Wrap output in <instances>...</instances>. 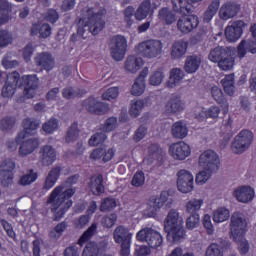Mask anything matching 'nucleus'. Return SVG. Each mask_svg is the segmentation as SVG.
<instances>
[{"label": "nucleus", "instance_id": "obj_20", "mask_svg": "<svg viewBox=\"0 0 256 256\" xmlns=\"http://www.w3.org/2000/svg\"><path fill=\"white\" fill-rule=\"evenodd\" d=\"M35 63L38 67H41L44 71H53L55 69V57L51 52H41L36 55Z\"/></svg>", "mask_w": 256, "mask_h": 256}, {"label": "nucleus", "instance_id": "obj_7", "mask_svg": "<svg viewBox=\"0 0 256 256\" xmlns=\"http://www.w3.org/2000/svg\"><path fill=\"white\" fill-rule=\"evenodd\" d=\"M136 239L141 243H147L150 249H158L163 245V235L152 227L142 228L137 232Z\"/></svg>", "mask_w": 256, "mask_h": 256}, {"label": "nucleus", "instance_id": "obj_1", "mask_svg": "<svg viewBox=\"0 0 256 256\" xmlns=\"http://www.w3.org/2000/svg\"><path fill=\"white\" fill-rule=\"evenodd\" d=\"M77 34H72L71 41H77V37L87 39L91 35H99L105 29V10L95 13L93 8L82 11L81 17L75 20Z\"/></svg>", "mask_w": 256, "mask_h": 256}, {"label": "nucleus", "instance_id": "obj_14", "mask_svg": "<svg viewBox=\"0 0 256 256\" xmlns=\"http://www.w3.org/2000/svg\"><path fill=\"white\" fill-rule=\"evenodd\" d=\"M82 107L92 113L93 115H105L109 111V106L107 104L97 100L95 97L90 96L82 101Z\"/></svg>", "mask_w": 256, "mask_h": 256}, {"label": "nucleus", "instance_id": "obj_49", "mask_svg": "<svg viewBox=\"0 0 256 256\" xmlns=\"http://www.w3.org/2000/svg\"><path fill=\"white\" fill-rule=\"evenodd\" d=\"M199 223H201V217L199 214H188L186 219L187 229L193 231V229H197V227H199Z\"/></svg>", "mask_w": 256, "mask_h": 256}, {"label": "nucleus", "instance_id": "obj_56", "mask_svg": "<svg viewBox=\"0 0 256 256\" xmlns=\"http://www.w3.org/2000/svg\"><path fill=\"white\" fill-rule=\"evenodd\" d=\"M97 233V223H93L80 237L79 242L85 243V241H89L90 238L93 237Z\"/></svg>", "mask_w": 256, "mask_h": 256}, {"label": "nucleus", "instance_id": "obj_27", "mask_svg": "<svg viewBox=\"0 0 256 256\" xmlns=\"http://www.w3.org/2000/svg\"><path fill=\"white\" fill-rule=\"evenodd\" d=\"M149 74V69L144 68L139 76L136 78L134 84L132 85L131 94L139 97V95H143L145 92V77Z\"/></svg>", "mask_w": 256, "mask_h": 256}, {"label": "nucleus", "instance_id": "obj_32", "mask_svg": "<svg viewBox=\"0 0 256 256\" xmlns=\"http://www.w3.org/2000/svg\"><path fill=\"white\" fill-rule=\"evenodd\" d=\"M189 43L185 40H178L172 44L171 47V59H181L187 53Z\"/></svg>", "mask_w": 256, "mask_h": 256}, {"label": "nucleus", "instance_id": "obj_48", "mask_svg": "<svg viewBox=\"0 0 256 256\" xmlns=\"http://www.w3.org/2000/svg\"><path fill=\"white\" fill-rule=\"evenodd\" d=\"M43 132L51 135L54 131L59 129V120L56 118L49 119L46 123L42 126Z\"/></svg>", "mask_w": 256, "mask_h": 256}, {"label": "nucleus", "instance_id": "obj_13", "mask_svg": "<svg viewBox=\"0 0 256 256\" xmlns=\"http://www.w3.org/2000/svg\"><path fill=\"white\" fill-rule=\"evenodd\" d=\"M199 165L206 171H218L219 156L213 150H206L199 157Z\"/></svg>", "mask_w": 256, "mask_h": 256}, {"label": "nucleus", "instance_id": "obj_62", "mask_svg": "<svg viewBox=\"0 0 256 256\" xmlns=\"http://www.w3.org/2000/svg\"><path fill=\"white\" fill-rule=\"evenodd\" d=\"M115 223H117V214L115 213L102 218V225L103 227H106V229H111Z\"/></svg>", "mask_w": 256, "mask_h": 256}, {"label": "nucleus", "instance_id": "obj_17", "mask_svg": "<svg viewBox=\"0 0 256 256\" xmlns=\"http://www.w3.org/2000/svg\"><path fill=\"white\" fill-rule=\"evenodd\" d=\"M177 177L178 190L181 193H191L193 191V174L187 170H180Z\"/></svg>", "mask_w": 256, "mask_h": 256}, {"label": "nucleus", "instance_id": "obj_34", "mask_svg": "<svg viewBox=\"0 0 256 256\" xmlns=\"http://www.w3.org/2000/svg\"><path fill=\"white\" fill-rule=\"evenodd\" d=\"M89 187L93 195H101L105 192V186L103 185V175H95L90 178Z\"/></svg>", "mask_w": 256, "mask_h": 256}, {"label": "nucleus", "instance_id": "obj_63", "mask_svg": "<svg viewBox=\"0 0 256 256\" xmlns=\"http://www.w3.org/2000/svg\"><path fill=\"white\" fill-rule=\"evenodd\" d=\"M131 183L133 187H143L145 185V174L143 172H136Z\"/></svg>", "mask_w": 256, "mask_h": 256}, {"label": "nucleus", "instance_id": "obj_26", "mask_svg": "<svg viewBox=\"0 0 256 256\" xmlns=\"http://www.w3.org/2000/svg\"><path fill=\"white\" fill-rule=\"evenodd\" d=\"M41 156V162L45 167H49V165H53L55 161L57 160V152L55 151V148L51 145H45L40 150Z\"/></svg>", "mask_w": 256, "mask_h": 256}, {"label": "nucleus", "instance_id": "obj_31", "mask_svg": "<svg viewBox=\"0 0 256 256\" xmlns=\"http://www.w3.org/2000/svg\"><path fill=\"white\" fill-rule=\"evenodd\" d=\"M173 11L181 13L182 15H191L195 12L193 4L188 3L187 0H171Z\"/></svg>", "mask_w": 256, "mask_h": 256}, {"label": "nucleus", "instance_id": "obj_64", "mask_svg": "<svg viewBox=\"0 0 256 256\" xmlns=\"http://www.w3.org/2000/svg\"><path fill=\"white\" fill-rule=\"evenodd\" d=\"M13 13V4L7 0H0V15H11Z\"/></svg>", "mask_w": 256, "mask_h": 256}, {"label": "nucleus", "instance_id": "obj_33", "mask_svg": "<svg viewBox=\"0 0 256 256\" xmlns=\"http://www.w3.org/2000/svg\"><path fill=\"white\" fill-rule=\"evenodd\" d=\"M158 19L163 25H173L177 21V14L170 8L164 7L158 11Z\"/></svg>", "mask_w": 256, "mask_h": 256}, {"label": "nucleus", "instance_id": "obj_30", "mask_svg": "<svg viewBox=\"0 0 256 256\" xmlns=\"http://www.w3.org/2000/svg\"><path fill=\"white\" fill-rule=\"evenodd\" d=\"M201 67V56L192 54L186 57L184 71L188 74L197 73Z\"/></svg>", "mask_w": 256, "mask_h": 256}, {"label": "nucleus", "instance_id": "obj_12", "mask_svg": "<svg viewBox=\"0 0 256 256\" xmlns=\"http://www.w3.org/2000/svg\"><path fill=\"white\" fill-rule=\"evenodd\" d=\"M250 32L253 37V39L249 40H242L238 46H237V57L239 59H243L247 53H252V55H255L256 53V24H253L250 27Z\"/></svg>", "mask_w": 256, "mask_h": 256}, {"label": "nucleus", "instance_id": "obj_38", "mask_svg": "<svg viewBox=\"0 0 256 256\" xmlns=\"http://www.w3.org/2000/svg\"><path fill=\"white\" fill-rule=\"evenodd\" d=\"M143 65V58L135 57V56H128L125 62V69L126 71H129L130 73H137L141 69V66Z\"/></svg>", "mask_w": 256, "mask_h": 256}, {"label": "nucleus", "instance_id": "obj_47", "mask_svg": "<svg viewBox=\"0 0 256 256\" xmlns=\"http://www.w3.org/2000/svg\"><path fill=\"white\" fill-rule=\"evenodd\" d=\"M229 217H230V214L226 208H219L214 211L213 221L214 223H223V221H227Z\"/></svg>", "mask_w": 256, "mask_h": 256}, {"label": "nucleus", "instance_id": "obj_8", "mask_svg": "<svg viewBox=\"0 0 256 256\" xmlns=\"http://www.w3.org/2000/svg\"><path fill=\"white\" fill-rule=\"evenodd\" d=\"M247 229V220L245 215L239 212H234L230 218V238L233 241H241Z\"/></svg>", "mask_w": 256, "mask_h": 256}, {"label": "nucleus", "instance_id": "obj_35", "mask_svg": "<svg viewBox=\"0 0 256 256\" xmlns=\"http://www.w3.org/2000/svg\"><path fill=\"white\" fill-rule=\"evenodd\" d=\"M221 6V1L212 0L210 5H208L207 9L203 13V21L204 23H211V20L217 12L219 11V7Z\"/></svg>", "mask_w": 256, "mask_h": 256}, {"label": "nucleus", "instance_id": "obj_25", "mask_svg": "<svg viewBox=\"0 0 256 256\" xmlns=\"http://www.w3.org/2000/svg\"><path fill=\"white\" fill-rule=\"evenodd\" d=\"M183 223V216L179 214V211H177V209H170L164 219V230L172 229L173 227H181Z\"/></svg>", "mask_w": 256, "mask_h": 256}, {"label": "nucleus", "instance_id": "obj_16", "mask_svg": "<svg viewBox=\"0 0 256 256\" xmlns=\"http://www.w3.org/2000/svg\"><path fill=\"white\" fill-rule=\"evenodd\" d=\"M165 111L168 115H178L185 111V100L179 94H172L168 99Z\"/></svg>", "mask_w": 256, "mask_h": 256}, {"label": "nucleus", "instance_id": "obj_45", "mask_svg": "<svg viewBox=\"0 0 256 256\" xmlns=\"http://www.w3.org/2000/svg\"><path fill=\"white\" fill-rule=\"evenodd\" d=\"M65 139L66 143H73V141L79 139V127L77 126V123H73L68 128Z\"/></svg>", "mask_w": 256, "mask_h": 256}, {"label": "nucleus", "instance_id": "obj_11", "mask_svg": "<svg viewBox=\"0 0 256 256\" xmlns=\"http://www.w3.org/2000/svg\"><path fill=\"white\" fill-rule=\"evenodd\" d=\"M251 143H253V132L242 130L234 138L231 149L236 155H239L240 153H245L251 146Z\"/></svg>", "mask_w": 256, "mask_h": 256}, {"label": "nucleus", "instance_id": "obj_9", "mask_svg": "<svg viewBox=\"0 0 256 256\" xmlns=\"http://www.w3.org/2000/svg\"><path fill=\"white\" fill-rule=\"evenodd\" d=\"M173 205V198L169 197V192L162 191L158 197H152L147 206V213L149 217H155L162 207L171 209Z\"/></svg>", "mask_w": 256, "mask_h": 256}, {"label": "nucleus", "instance_id": "obj_24", "mask_svg": "<svg viewBox=\"0 0 256 256\" xmlns=\"http://www.w3.org/2000/svg\"><path fill=\"white\" fill-rule=\"evenodd\" d=\"M239 203H251L255 199V190L251 186H241L233 193Z\"/></svg>", "mask_w": 256, "mask_h": 256}, {"label": "nucleus", "instance_id": "obj_61", "mask_svg": "<svg viewBox=\"0 0 256 256\" xmlns=\"http://www.w3.org/2000/svg\"><path fill=\"white\" fill-rule=\"evenodd\" d=\"M211 95L213 99L221 105L225 101V97L223 96V91L221 88L214 86L211 88Z\"/></svg>", "mask_w": 256, "mask_h": 256}, {"label": "nucleus", "instance_id": "obj_51", "mask_svg": "<svg viewBox=\"0 0 256 256\" xmlns=\"http://www.w3.org/2000/svg\"><path fill=\"white\" fill-rule=\"evenodd\" d=\"M213 173H215V171L206 170V169L200 171L196 175L197 185H203V183H207V181H209V179L211 178V175H213Z\"/></svg>", "mask_w": 256, "mask_h": 256}, {"label": "nucleus", "instance_id": "obj_42", "mask_svg": "<svg viewBox=\"0 0 256 256\" xmlns=\"http://www.w3.org/2000/svg\"><path fill=\"white\" fill-rule=\"evenodd\" d=\"M202 205L203 199H192L186 203L185 213L187 215H199Z\"/></svg>", "mask_w": 256, "mask_h": 256}, {"label": "nucleus", "instance_id": "obj_54", "mask_svg": "<svg viewBox=\"0 0 256 256\" xmlns=\"http://www.w3.org/2000/svg\"><path fill=\"white\" fill-rule=\"evenodd\" d=\"M15 127V118L6 116L0 121V128L2 131H11Z\"/></svg>", "mask_w": 256, "mask_h": 256}, {"label": "nucleus", "instance_id": "obj_28", "mask_svg": "<svg viewBox=\"0 0 256 256\" xmlns=\"http://www.w3.org/2000/svg\"><path fill=\"white\" fill-rule=\"evenodd\" d=\"M164 231L167 233L168 241H171L172 243H181V241L185 240V227L183 225L166 228Z\"/></svg>", "mask_w": 256, "mask_h": 256}, {"label": "nucleus", "instance_id": "obj_46", "mask_svg": "<svg viewBox=\"0 0 256 256\" xmlns=\"http://www.w3.org/2000/svg\"><path fill=\"white\" fill-rule=\"evenodd\" d=\"M13 43V34L8 30L0 29V48L9 47Z\"/></svg>", "mask_w": 256, "mask_h": 256}, {"label": "nucleus", "instance_id": "obj_15", "mask_svg": "<svg viewBox=\"0 0 256 256\" xmlns=\"http://www.w3.org/2000/svg\"><path fill=\"white\" fill-rule=\"evenodd\" d=\"M77 181H79V174L70 176L60 186H57L54 189V191H57L58 189L56 195H63L65 196V199L71 200V197L77 192V189L71 187H73V185H77Z\"/></svg>", "mask_w": 256, "mask_h": 256}, {"label": "nucleus", "instance_id": "obj_10", "mask_svg": "<svg viewBox=\"0 0 256 256\" xmlns=\"http://www.w3.org/2000/svg\"><path fill=\"white\" fill-rule=\"evenodd\" d=\"M110 54L115 61H123L125 53H127V38L125 36L116 35L110 39Z\"/></svg>", "mask_w": 256, "mask_h": 256}, {"label": "nucleus", "instance_id": "obj_18", "mask_svg": "<svg viewBox=\"0 0 256 256\" xmlns=\"http://www.w3.org/2000/svg\"><path fill=\"white\" fill-rule=\"evenodd\" d=\"M15 169V162L11 159H5L0 163V171L3 173L1 181L3 187H11L13 185V170Z\"/></svg>", "mask_w": 256, "mask_h": 256}, {"label": "nucleus", "instance_id": "obj_39", "mask_svg": "<svg viewBox=\"0 0 256 256\" xmlns=\"http://www.w3.org/2000/svg\"><path fill=\"white\" fill-rule=\"evenodd\" d=\"M84 95H87V90L85 89H75L72 86H66L62 89V97L67 100L83 97Z\"/></svg>", "mask_w": 256, "mask_h": 256}, {"label": "nucleus", "instance_id": "obj_55", "mask_svg": "<svg viewBox=\"0 0 256 256\" xmlns=\"http://www.w3.org/2000/svg\"><path fill=\"white\" fill-rule=\"evenodd\" d=\"M124 21L128 27L133 25V15H135V8L133 6H128L123 10Z\"/></svg>", "mask_w": 256, "mask_h": 256}, {"label": "nucleus", "instance_id": "obj_44", "mask_svg": "<svg viewBox=\"0 0 256 256\" xmlns=\"http://www.w3.org/2000/svg\"><path fill=\"white\" fill-rule=\"evenodd\" d=\"M107 139V134L103 130H100V132H96L94 135L91 136L88 143L90 147H97V145H101V143H105V140Z\"/></svg>", "mask_w": 256, "mask_h": 256}, {"label": "nucleus", "instance_id": "obj_60", "mask_svg": "<svg viewBox=\"0 0 256 256\" xmlns=\"http://www.w3.org/2000/svg\"><path fill=\"white\" fill-rule=\"evenodd\" d=\"M149 159L155 161L161 157V150L159 149V144H151L148 147Z\"/></svg>", "mask_w": 256, "mask_h": 256}, {"label": "nucleus", "instance_id": "obj_29", "mask_svg": "<svg viewBox=\"0 0 256 256\" xmlns=\"http://www.w3.org/2000/svg\"><path fill=\"white\" fill-rule=\"evenodd\" d=\"M113 238L115 243H131V239L133 238V234L129 232V228L120 225L117 226L113 232Z\"/></svg>", "mask_w": 256, "mask_h": 256}, {"label": "nucleus", "instance_id": "obj_3", "mask_svg": "<svg viewBox=\"0 0 256 256\" xmlns=\"http://www.w3.org/2000/svg\"><path fill=\"white\" fill-rule=\"evenodd\" d=\"M23 131L18 133L15 141H8L6 143L8 149H17V145H20L19 154L23 157L31 155L33 153V138H29L33 135V120L26 118L22 122Z\"/></svg>", "mask_w": 256, "mask_h": 256}, {"label": "nucleus", "instance_id": "obj_53", "mask_svg": "<svg viewBox=\"0 0 256 256\" xmlns=\"http://www.w3.org/2000/svg\"><path fill=\"white\" fill-rule=\"evenodd\" d=\"M117 127V119L115 117H110L106 119L104 125L100 128V131H103L104 133H111V131H114Z\"/></svg>", "mask_w": 256, "mask_h": 256}, {"label": "nucleus", "instance_id": "obj_37", "mask_svg": "<svg viewBox=\"0 0 256 256\" xmlns=\"http://www.w3.org/2000/svg\"><path fill=\"white\" fill-rule=\"evenodd\" d=\"M171 133L175 139H185L187 133H189V129H187L185 123L178 121L172 125Z\"/></svg>", "mask_w": 256, "mask_h": 256}, {"label": "nucleus", "instance_id": "obj_43", "mask_svg": "<svg viewBox=\"0 0 256 256\" xmlns=\"http://www.w3.org/2000/svg\"><path fill=\"white\" fill-rule=\"evenodd\" d=\"M185 74L181 68H173L170 71L169 83L170 85H179V83L183 80Z\"/></svg>", "mask_w": 256, "mask_h": 256}, {"label": "nucleus", "instance_id": "obj_41", "mask_svg": "<svg viewBox=\"0 0 256 256\" xmlns=\"http://www.w3.org/2000/svg\"><path fill=\"white\" fill-rule=\"evenodd\" d=\"M221 84L226 95L230 97L235 95V78L233 74L225 76V78L221 80Z\"/></svg>", "mask_w": 256, "mask_h": 256}, {"label": "nucleus", "instance_id": "obj_21", "mask_svg": "<svg viewBox=\"0 0 256 256\" xmlns=\"http://www.w3.org/2000/svg\"><path fill=\"white\" fill-rule=\"evenodd\" d=\"M199 26V17L187 14L178 19L177 27L181 33H191L193 29Z\"/></svg>", "mask_w": 256, "mask_h": 256}, {"label": "nucleus", "instance_id": "obj_2", "mask_svg": "<svg viewBox=\"0 0 256 256\" xmlns=\"http://www.w3.org/2000/svg\"><path fill=\"white\" fill-rule=\"evenodd\" d=\"M33 75H24L21 77L19 72L14 71L7 75L6 82L2 88V97L7 99L15 95V91L18 89H24V95L27 99H33V84H31V78Z\"/></svg>", "mask_w": 256, "mask_h": 256}, {"label": "nucleus", "instance_id": "obj_40", "mask_svg": "<svg viewBox=\"0 0 256 256\" xmlns=\"http://www.w3.org/2000/svg\"><path fill=\"white\" fill-rule=\"evenodd\" d=\"M151 11V0H144L140 6L137 8L134 17L137 21H143V19H147Z\"/></svg>", "mask_w": 256, "mask_h": 256}, {"label": "nucleus", "instance_id": "obj_36", "mask_svg": "<svg viewBox=\"0 0 256 256\" xmlns=\"http://www.w3.org/2000/svg\"><path fill=\"white\" fill-rule=\"evenodd\" d=\"M60 175H61V166H56L52 168L46 177L45 184L43 186L44 189L49 190L52 187H54Z\"/></svg>", "mask_w": 256, "mask_h": 256}, {"label": "nucleus", "instance_id": "obj_19", "mask_svg": "<svg viewBox=\"0 0 256 256\" xmlns=\"http://www.w3.org/2000/svg\"><path fill=\"white\" fill-rule=\"evenodd\" d=\"M245 22L242 20H237L232 23V25L227 26L225 29V35L227 41H230V43H235V41H238L241 39V36L243 35V28L245 27Z\"/></svg>", "mask_w": 256, "mask_h": 256}, {"label": "nucleus", "instance_id": "obj_4", "mask_svg": "<svg viewBox=\"0 0 256 256\" xmlns=\"http://www.w3.org/2000/svg\"><path fill=\"white\" fill-rule=\"evenodd\" d=\"M57 191H59V188L52 191L47 201V203L51 205V211L53 212V221H61V219L65 217V213H67V211H69V209L73 207V200L65 198L63 194L58 196Z\"/></svg>", "mask_w": 256, "mask_h": 256}, {"label": "nucleus", "instance_id": "obj_52", "mask_svg": "<svg viewBox=\"0 0 256 256\" xmlns=\"http://www.w3.org/2000/svg\"><path fill=\"white\" fill-rule=\"evenodd\" d=\"M117 207V201L115 198H105L100 206V211L105 213L106 211H113Z\"/></svg>", "mask_w": 256, "mask_h": 256}, {"label": "nucleus", "instance_id": "obj_58", "mask_svg": "<svg viewBox=\"0 0 256 256\" xmlns=\"http://www.w3.org/2000/svg\"><path fill=\"white\" fill-rule=\"evenodd\" d=\"M205 256H224L223 250L219 247V244L212 243L206 249Z\"/></svg>", "mask_w": 256, "mask_h": 256}, {"label": "nucleus", "instance_id": "obj_50", "mask_svg": "<svg viewBox=\"0 0 256 256\" xmlns=\"http://www.w3.org/2000/svg\"><path fill=\"white\" fill-rule=\"evenodd\" d=\"M143 107H145V102L143 100H136L132 102L129 110L131 117H139V115H141V111H143Z\"/></svg>", "mask_w": 256, "mask_h": 256}, {"label": "nucleus", "instance_id": "obj_22", "mask_svg": "<svg viewBox=\"0 0 256 256\" xmlns=\"http://www.w3.org/2000/svg\"><path fill=\"white\" fill-rule=\"evenodd\" d=\"M239 11H241V6L235 2H227L221 6L219 10V17L223 21H229V19L237 17Z\"/></svg>", "mask_w": 256, "mask_h": 256}, {"label": "nucleus", "instance_id": "obj_57", "mask_svg": "<svg viewBox=\"0 0 256 256\" xmlns=\"http://www.w3.org/2000/svg\"><path fill=\"white\" fill-rule=\"evenodd\" d=\"M163 79H165V74L161 72V70H157L150 76V85H153L154 87H157L163 83Z\"/></svg>", "mask_w": 256, "mask_h": 256}, {"label": "nucleus", "instance_id": "obj_23", "mask_svg": "<svg viewBox=\"0 0 256 256\" xmlns=\"http://www.w3.org/2000/svg\"><path fill=\"white\" fill-rule=\"evenodd\" d=\"M172 157L178 161H185L191 155V148L185 142H179L170 146Z\"/></svg>", "mask_w": 256, "mask_h": 256}, {"label": "nucleus", "instance_id": "obj_59", "mask_svg": "<svg viewBox=\"0 0 256 256\" xmlns=\"http://www.w3.org/2000/svg\"><path fill=\"white\" fill-rule=\"evenodd\" d=\"M118 96H119V88L111 87L102 94V99L104 101H111V99H117Z\"/></svg>", "mask_w": 256, "mask_h": 256}, {"label": "nucleus", "instance_id": "obj_6", "mask_svg": "<svg viewBox=\"0 0 256 256\" xmlns=\"http://www.w3.org/2000/svg\"><path fill=\"white\" fill-rule=\"evenodd\" d=\"M134 51L145 59H155L163 53V42L157 39L144 40L135 46Z\"/></svg>", "mask_w": 256, "mask_h": 256}, {"label": "nucleus", "instance_id": "obj_5", "mask_svg": "<svg viewBox=\"0 0 256 256\" xmlns=\"http://www.w3.org/2000/svg\"><path fill=\"white\" fill-rule=\"evenodd\" d=\"M208 59L212 63H218V67L222 71H231L233 65H235V58L231 55V50L221 46L212 49L208 55Z\"/></svg>", "mask_w": 256, "mask_h": 256}]
</instances>
